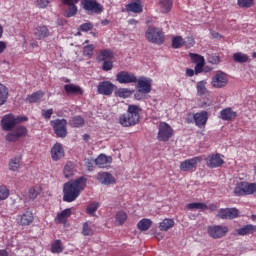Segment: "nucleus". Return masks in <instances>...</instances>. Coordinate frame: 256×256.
Listing matches in <instances>:
<instances>
[{
    "mask_svg": "<svg viewBox=\"0 0 256 256\" xmlns=\"http://www.w3.org/2000/svg\"><path fill=\"white\" fill-rule=\"evenodd\" d=\"M85 187H87V178H85V176L65 183L63 187V201L73 203V201L81 195V191H83Z\"/></svg>",
    "mask_w": 256,
    "mask_h": 256,
    "instance_id": "1",
    "label": "nucleus"
},
{
    "mask_svg": "<svg viewBox=\"0 0 256 256\" xmlns=\"http://www.w3.org/2000/svg\"><path fill=\"white\" fill-rule=\"evenodd\" d=\"M141 107L138 105H128L127 113L119 117V123L122 127H133L141 119Z\"/></svg>",
    "mask_w": 256,
    "mask_h": 256,
    "instance_id": "2",
    "label": "nucleus"
},
{
    "mask_svg": "<svg viewBox=\"0 0 256 256\" xmlns=\"http://www.w3.org/2000/svg\"><path fill=\"white\" fill-rule=\"evenodd\" d=\"M145 39H147L149 43H154L155 45H163V31H161L159 28L148 27L145 32Z\"/></svg>",
    "mask_w": 256,
    "mask_h": 256,
    "instance_id": "3",
    "label": "nucleus"
},
{
    "mask_svg": "<svg viewBox=\"0 0 256 256\" xmlns=\"http://www.w3.org/2000/svg\"><path fill=\"white\" fill-rule=\"evenodd\" d=\"M173 127L171 125L167 124V122H160L158 125V135L157 139L158 141H162L163 143H167L171 137H173Z\"/></svg>",
    "mask_w": 256,
    "mask_h": 256,
    "instance_id": "4",
    "label": "nucleus"
},
{
    "mask_svg": "<svg viewBox=\"0 0 256 256\" xmlns=\"http://www.w3.org/2000/svg\"><path fill=\"white\" fill-rule=\"evenodd\" d=\"M27 133H29L27 127L23 125H16V127L6 135V141H9V143H15L16 141H19V139L27 137Z\"/></svg>",
    "mask_w": 256,
    "mask_h": 256,
    "instance_id": "5",
    "label": "nucleus"
},
{
    "mask_svg": "<svg viewBox=\"0 0 256 256\" xmlns=\"http://www.w3.org/2000/svg\"><path fill=\"white\" fill-rule=\"evenodd\" d=\"M207 233L212 239H222L229 233V227L223 225L208 226Z\"/></svg>",
    "mask_w": 256,
    "mask_h": 256,
    "instance_id": "6",
    "label": "nucleus"
},
{
    "mask_svg": "<svg viewBox=\"0 0 256 256\" xmlns=\"http://www.w3.org/2000/svg\"><path fill=\"white\" fill-rule=\"evenodd\" d=\"M82 7L84 11H87L88 13H94L95 15H100V13H103L104 8L101 3H99L97 0H82Z\"/></svg>",
    "mask_w": 256,
    "mask_h": 256,
    "instance_id": "7",
    "label": "nucleus"
},
{
    "mask_svg": "<svg viewBox=\"0 0 256 256\" xmlns=\"http://www.w3.org/2000/svg\"><path fill=\"white\" fill-rule=\"evenodd\" d=\"M50 123L57 137H60L61 139H64V137H67V120L66 119H56V120H52Z\"/></svg>",
    "mask_w": 256,
    "mask_h": 256,
    "instance_id": "8",
    "label": "nucleus"
},
{
    "mask_svg": "<svg viewBox=\"0 0 256 256\" xmlns=\"http://www.w3.org/2000/svg\"><path fill=\"white\" fill-rule=\"evenodd\" d=\"M33 221H35V217L29 208H27L22 214H18L16 217V223L17 225H21V227H29Z\"/></svg>",
    "mask_w": 256,
    "mask_h": 256,
    "instance_id": "9",
    "label": "nucleus"
},
{
    "mask_svg": "<svg viewBox=\"0 0 256 256\" xmlns=\"http://www.w3.org/2000/svg\"><path fill=\"white\" fill-rule=\"evenodd\" d=\"M227 83H229V79L225 72L218 71L212 77V86H214L215 89H223V87H227Z\"/></svg>",
    "mask_w": 256,
    "mask_h": 256,
    "instance_id": "10",
    "label": "nucleus"
},
{
    "mask_svg": "<svg viewBox=\"0 0 256 256\" xmlns=\"http://www.w3.org/2000/svg\"><path fill=\"white\" fill-rule=\"evenodd\" d=\"M137 87H138V93H143L144 95H147V93H151V85L153 83V80L151 78L147 77H140L137 79Z\"/></svg>",
    "mask_w": 256,
    "mask_h": 256,
    "instance_id": "11",
    "label": "nucleus"
},
{
    "mask_svg": "<svg viewBox=\"0 0 256 256\" xmlns=\"http://www.w3.org/2000/svg\"><path fill=\"white\" fill-rule=\"evenodd\" d=\"M116 81L121 84L137 83V76L131 72L121 71L116 75Z\"/></svg>",
    "mask_w": 256,
    "mask_h": 256,
    "instance_id": "12",
    "label": "nucleus"
},
{
    "mask_svg": "<svg viewBox=\"0 0 256 256\" xmlns=\"http://www.w3.org/2000/svg\"><path fill=\"white\" fill-rule=\"evenodd\" d=\"M205 161H206V165H207V167H209V169H217V167H221V165H223V163H225L223 158H221V154H219V153L207 156Z\"/></svg>",
    "mask_w": 256,
    "mask_h": 256,
    "instance_id": "13",
    "label": "nucleus"
},
{
    "mask_svg": "<svg viewBox=\"0 0 256 256\" xmlns=\"http://www.w3.org/2000/svg\"><path fill=\"white\" fill-rule=\"evenodd\" d=\"M115 89V85L111 83V81H102L99 82L97 86V92L99 95H113V91Z\"/></svg>",
    "mask_w": 256,
    "mask_h": 256,
    "instance_id": "14",
    "label": "nucleus"
},
{
    "mask_svg": "<svg viewBox=\"0 0 256 256\" xmlns=\"http://www.w3.org/2000/svg\"><path fill=\"white\" fill-rule=\"evenodd\" d=\"M217 217L220 219H236V217H239V210L237 208H223L218 211Z\"/></svg>",
    "mask_w": 256,
    "mask_h": 256,
    "instance_id": "15",
    "label": "nucleus"
},
{
    "mask_svg": "<svg viewBox=\"0 0 256 256\" xmlns=\"http://www.w3.org/2000/svg\"><path fill=\"white\" fill-rule=\"evenodd\" d=\"M201 163L200 157H194L192 159H187L180 164V169L184 172L193 171V169H197V164Z\"/></svg>",
    "mask_w": 256,
    "mask_h": 256,
    "instance_id": "16",
    "label": "nucleus"
},
{
    "mask_svg": "<svg viewBox=\"0 0 256 256\" xmlns=\"http://www.w3.org/2000/svg\"><path fill=\"white\" fill-rule=\"evenodd\" d=\"M17 127L15 116L12 114L5 115L2 119V129L4 131H13Z\"/></svg>",
    "mask_w": 256,
    "mask_h": 256,
    "instance_id": "17",
    "label": "nucleus"
},
{
    "mask_svg": "<svg viewBox=\"0 0 256 256\" xmlns=\"http://www.w3.org/2000/svg\"><path fill=\"white\" fill-rule=\"evenodd\" d=\"M33 35L38 41H41L42 39H45L49 36H51V32L49 31V28L45 25H38L33 30Z\"/></svg>",
    "mask_w": 256,
    "mask_h": 256,
    "instance_id": "18",
    "label": "nucleus"
},
{
    "mask_svg": "<svg viewBox=\"0 0 256 256\" xmlns=\"http://www.w3.org/2000/svg\"><path fill=\"white\" fill-rule=\"evenodd\" d=\"M97 180L102 185H113L117 182V180L115 179L113 174H111L109 172H100V173H98Z\"/></svg>",
    "mask_w": 256,
    "mask_h": 256,
    "instance_id": "19",
    "label": "nucleus"
},
{
    "mask_svg": "<svg viewBox=\"0 0 256 256\" xmlns=\"http://www.w3.org/2000/svg\"><path fill=\"white\" fill-rule=\"evenodd\" d=\"M51 157L53 161H59V159H63L65 157V151L63 150V146L61 144L56 143L51 149Z\"/></svg>",
    "mask_w": 256,
    "mask_h": 256,
    "instance_id": "20",
    "label": "nucleus"
},
{
    "mask_svg": "<svg viewBox=\"0 0 256 256\" xmlns=\"http://www.w3.org/2000/svg\"><path fill=\"white\" fill-rule=\"evenodd\" d=\"M193 119L197 127H205L209 117H208L207 111H202L194 114Z\"/></svg>",
    "mask_w": 256,
    "mask_h": 256,
    "instance_id": "21",
    "label": "nucleus"
},
{
    "mask_svg": "<svg viewBox=\"0 0 256 256\" xmlns=\"http://www.w3.org/2000/svg\"><path fill=\"white\" fill-rule=\"evenodd\" d=\"M113 162V158L111 156H107L105 154H100L95 159V165L99 167L100 169H105L106 166L110 165V163Z\"/></svg>",
    "mask_w": 256,
    "mask_h": 256,
    "instance_id": "22",
    "label": "nucleus"
},
{
    "mask_svg": "<svg viewBox=\"0 0 256 256\" xmlns=\"http://www.w3.org/2000/svg\"><path fill=\"white\" fill-rule=\"evenodd\" d=\"M237 117V112L233 111L231 108H225L220 112V119L222 121H233Z\"/></svg>",
    "mask_w": 256,
    "mask_h": 256,
    "instance_id": "23",
    "label": "nucleus"
},
{
    "mask_svg": "<svg viewBox=\"0 0 256 256\" xmlns=\"http://www.w3.org/2000/svg\"><path fill=\"white\" fill-rule=\"evenodd\" d=\"M64 91L67 95H83V89H81V86H77L75 84L64 85Z\"/></svg>",
    "mask_w": 256,
    "mask_h": 256,
    "instance_id": "24",
    "label": "nucleus"
},
{
    "mask_svg": "<svg viewBox=\"0 0 256 256\" xmlns=\"http://www.w3.org/2000/svg\"><path fill=\"white\" fill-rule=\"evenodd\" d=\"M235 197H243V195H247V182L238 183L233 191Z\"/></svg>",
    "mask_w": 256,
    "mask_h": 256,
    "instance_id": "25",
    "label": "nucleus"
},
{
    "mask_svg": "<svg viewBox=\"0 0 256 256\" xmlns=\"http://www.w3.org/2000/svg\"><path fill=\"white\" fill-rule=\"evenodd\" d=\"M126 11L128 13H143V6L141 2H131L126 5Z\"/></svg>",
    "mask_w": 256,
    "mask_h": 256,
    "instance_id": "26",
    "label": "nucleus"
},
{
    "mask_svg": "<svg viewBox=\"0 0 256 256\" xmlns=\"http://www.w3.org/2000/svg\"><path fill=\"white\" fill-rule=\"evenodd\" d=\"M70 127L79 128L85 125V119L81 117V115H76L69 120Z\"/></svg>",
    "mask_w": 256,
    "mask_h": 256,
    "instance_id": "27",
    "label": "nucleus"
},
{
    "mask_svg": "<svg viewBox=\"0 0 256 256\" xmlns=\"http://www.w3.org/2000/svg\"><path fill=\"white\" fill-rule=\"evenodd\" d=\"M255 231H256V227L253 226L252 224H248L238 229L237 234L240 236L252 235V233Z\"/></svg>",
    "mask_w": 256,
    "mask_h": 256,
    "instance_id": "28",
    "label": "nucleus"
},
{
    "mask_svg": "<svg viewBox=\"0 0 256 256\" xmlns=\"http://www.w3.org/2000/svg\"><path fill=\"white\" fill-rule=\"evenodd\" d=\"M63 173L66 179H71V177H73V175H75L76 173L75 164H73L72 162H67V164L64 167Z\"/></svg>",
    "mask_w": 256,
    "mask_h": 256,
    "instance_id": "29",
    "label": "nucleus"
},
{
    "mask_svg": "<svg viewBox=\"0 0 256 256\" xmlns=\"http://www.w3.org/2000/svg\"><path fill=\"white\" fill-rule=\"evenodd\" d=\"M45 93L43 91L34 92L32 95H28L26 101L28 103H39L43 99Z\"/></svg>",
    "mask_w": 256,
    "mask_h": 256,
    "instance_id": "30",
    "label": "nucleus"
},
{
    "mask_svg": "<svg viewBox=\"0 0 256 256\" xmlns=\"http://www.w3.org/2000/svg\"><path fill=\"white\" fill-rule=\"evenodd\" d=\"M151 225H153V221H151V219L143 218L138 222L137 227L139 231H149V229H151Z\"/></svg>",
    "mask_w": 256,
    "mask_h": 256,
    "instance_id": "31",
    "label": "nucleus"
},
{
    "mask_svg": "<svg viewBox=\"0 0 256 256\" xmlns=\"http://www.w3.org/2000/svg\"><path fill=\"white\" fill-rule=\"evenodd\" d=\"M69 217H71V209L67 208L57 215L55 221L56 223H65Z\"/></svg>",
    "mask_w": 256,
    "mask_h": 256,
    "instance_id": "32",
    "label": "nucleus"
},
{
    "mask_svg": "<svg viewBox=\"0 0 256 256\" xmlns=\"http://www.w3.org/2000/svg\"><path fill=\"white\" fill-rule=\"evenodd\" d=\"M93 233V225L89 222H84L82 224L81 234L84 235V237H91L93 236Z\"/></svg>",
    "mask_w": 256,
    "mask_h": 256,
    "instance_id": "33",
    "label": "nucleus"
},
{
    "mask_svg": "<svg viewBox=\"0 0 256 256\" xmlns=\"http://www.w3.org/2000/svg\"><path fill=\"white\" fill-rule=\"evenodd\" d=\"M205 85H207V81L205 80L199 81L196 84L197 93L200 97H203L208 93L207 87Z\"/></svg>",
    "mask_w": 256,
    "mask_h": 256,
    "instance_id": "34",
    "label": "nucleus"
},
{
    "mask_svg": "<svg viewBox=\"0 0 256 256\" xmlns=\"http://www.w3.org/2000/svg\"><path fill=\"white\" fill-rule=\"evenodd\" d=\"M175 225V221L173 219H164L159 224L160 231H169Z\"/></svg>",
    "mask_w": 256,
    "mask_h": 256,
    "instance_id": "35",
    "label": "nucleus"
},
{
    "mask_svg": "<svg viewBox=\"0 0 256 256\" xmlns=\"http://www.w3.org/2000/svg\"><path fill=\"white\" fill-rule=\"evenodd\" d=\"M9 95V90L3 84H0V107L1 105H5L7 102V97Z\"/></svg>",
    "mask_w": 256,
    "mask_h": 256,
    "instance_id": "36",
    "label": "nucleus"
},
{
    "mask_svg": "<svg viewBox=\"0 0 256 256\" xmlns=\"http://www.w3.org/2000/svg\"><path fill=\"white\" fill-rule=\"evenodd\" d=\"M113 57H114L113 51L107 50V49L100 51L98 55V59L100 61H109L113 59Z\"/></svg>",
    "mask_w": 256,
    "mask_h": 256,
    "instance_id": "37",
    "label": "nucleus"
},
{
    "mask_svg": "<svg viewBox=\"0 0 256 256\" xmlns=\"http://www.w3.org/2000/svg\"><path fill=\"white\" fill-rule=\"evenodd\" d=\"M187 208L190 209L191 211H193L195 209H199L200 211H207V209H209L207 204L202 203V202L190 203L187 205Z\"/></svg>",
    "mask_w": 256,
    "mask_h": 256,
    "instance_id": "38",
    "label": "nucleus"
},
{
    "mask_svg": "<svg viewBox=\"0 0 256 256\" xmlns=\"http://www.w3.org/2000/svg\"><path fill=\"white\" fill-rule=\"evenodd\" d=\"M115 95L121 99H128V97L133 95V92H131L128 88H119L116 90Z\"/></svg>",
    "mask_w": 256,
    "mask_h": 256,
    "instance_id": "39",
    "label": "nucleus"
},
{
    "mask_svg": "<svg viewBox=\"0 0 256 256\" xmlns=\"http://www.w3.org/2000/svg\"><path fill=\"white\" fill-rule=\"evenodd\" d=\"M159 4L164 13H169L173 7V0H159Z\"/></svg>",
    "mask_w": 256,
    "mask_h": 256,
    "instance_id": "40",
    "label": "nucleus"
},
{
    "mask_svg": "<svg viewBox=\"0 0 256 256\" xmlns=\"http://www.w3.org/2000/svg\"><path fill=\"white\" fill-rule=\"evenodd\" d=\"M233 59L236 63H247L249 61V55L238 52L233 55Z\"/></svg>",
    "mask_w": 256,
    "mask_h": 256,
    "instance_id": "41",
    "label": "nucleus"
},
{
    "mask_svg": "<svg viewBox=\"0 0 256 256\" xmlns=\"http://www.w3.org/2000/svg\"><path fill=\"white\" fill-rule=\"evenodd\" d=\"M21 167V157L12 158L9 162L10 171H17Z\"/></svg>",
    "mask_w": 256,
    "mask_h": 256,
    "instance_id": "42",
    "label": "nucleus"
},
{
    "mask_svg": "<svg viewBox=\"0 0 256 256\" xmlns=\"http://www.w3.org/2000/svg\"><path fill=\"white\" fill-rule=\"evenodd\" d=\"M185 45V40H183V37L176 36L172 39V47L173 49H181Z\"/></svg>",
    "mask_w": 256,
    "mask_h": 256,
    "instance_id": "43",
    "label": "nucleus"
},
{
    "mask_svg": "<svg viewBox=\"0 0 256 256\" xmlns=\"http://www.w3.org/2000/svg\"><path fill=\"white\" fill-rule=\"evenodd\" d=\"M52 253H63V243L61 240H55L51 245Z\"/></svg>",
    "mask_w": 256,
    "mask_h": 256,
    "instance_id": "44",
    "label": "nucleus"
},
{
    "mask_svg": "<svg viewBox=\"0 0 256 256\" xmlns=\"http://www.w3.org/2000/svg\"><path fill=\"white\" fill-rule=\"evenodd\" d=\"M189 57L196 65H201V63L205 64V58L199 54L190 53Z\"/></svg>",
    "mask_w": 256,
    "mask_h": 256,
    "instance_id": "45",
    "label": "nucleus"
},
{
    "mask_svg": "<svg viewBox=\"0 0 256 256\" xmlns=\"http://www.w3.org/2000/svg\"><path fill=\"white\" fill-rule=\"evenodd\" d=\"M93 51H95V45L93 44L87 45L83 49V56L89 57V59H91V57H93Z\"/></svg>",
    "mask_w": 256,
    "mask_h": 256,
    "instance_id": "46",
    "label": "nucleus"
},
{
    "mask_svg": "<svg viewBox=\"0 0 256 256\" xmlns=\"http://www.w3.org/2000/svg\"><path fill=\"white\" fill-rule=\"evenodd\" d=\"M116 221L119 225H123L127 221V213L123 211L117 212Z\"/></svg>",
    "mask_w": 256,
    "mask_h": 256,
    "instance_id": "47",
    "label": "nucleus"
},
{
    "mask_svg": "<svg viewBox=\"0 0 256 256\" xmlns=\"http://www.w3.org/2000/svg\"><path fill=\"white\" fill-rule=\"evenodd\" d=\"M99 209V202H92L86 209L88 215H95V212Z\"/></svg>",
    "mask_w": 256,
    "mask_h": 256,
    "instance_id": "48",
    "label": "nucleus"
},
{
    "mask_svg": "<svg viewBox=\"0 0 256 256\" xmlns=\"http://www.w3.org/2000/svg\"><path fill=\"white\" fill-rule=\"evenodd\" d=\"M246 195H256V183L246 182Z\"/></svg>",
    "mask_w": 256,
    "mask_h": 256,
    "instance_id": "49",
    "label": "nucleus"
},
{
    "mask_svg": "<svg viewBox=\"0 0 256 256\" xmlns=\"http://www.w3.org/2000/svg\"><path fill=\"white\" fill-rule=\"evenodd\" d=\"M67 17H75L77 15V5L68 4Z\"/></svg>",
    "mask_w": 256,
    "mask_h": 256,
    "instance_id": "50",
    "label": "nucleus"
},
{
    "mask_svg": "<svg viewBox=\"0 0 256 256\" xmlns=\"http://www.w3.org/2000/svg\"><path fill=\"white\" fill-rule=\"evenodd\" d=\"M9 197V189L6 186H0V201H5Z\"/></svg>",
    "mask_w": 256,
    "mask_h": 256,
    "instance_id": "51",
    "label": "nucleus"
},
{
    "mask_svg": "<svg viewBox=\"0 0 256 256\" xmlns=\"http://www.w3.org/2000/svg\"><path fill=\"white\" fill-rule=\"evenodd\" d=\"M93 29V23L88 22L84 23L79 26V31H82L83 33H87V31H91Z\"/></svg>",
    "mask_w": 256,
    "mask_h": 256,
    "instance_id": "52",
    "label": "nucleus"
},
{
    "mask_svg": "<svg viewBox=\"0 0 256 256\" xmlns=\"http://www.w3.org/2000/svg\"><path fill=\"white\" fill-rule=\"evenodd\" d=\"M39 195V191H37L35 188H30L28 191V198L30 201H35Z\"/></svg>",
    "mask_w": 256,
    "mask_h": 256,
    "instance_id": "53",
    "label": "nucleus"
},
{
    "mask_svg": "<svg viewBox=\"0 0 256 256\" xmlns=\"http://www.w3.org/2000/svg\"><path fill=\"white\" fill-rule=\"evenodd\" d=\"M102 69L104 71H111L113 69V61H111V60H103Z\"/></svg>",
    "mask_w": 256,
    "mask_h": 256,
    "instance_id": "54",
    "label": "nucleus"
},
{
    "mask_svg": "<svg viewBox=\"0 0 256 256\" xmlns=\"http://www.w3.org/2000/svg\"><path fill=\"white\" fill-rule=\"evenodd\" d=\"M239 7L249 8L253 5V0H238Z\"/></svg>",
    "mask_w": 256,
    "mask_h": 256,
    "instance_id": "55",
    "label": "nucleus"
},
{
    "mask_svg": "<svg viewBox=\"0 0 256 256\" xmlns=\"http://www.w3.org/2000/svg\"><path fill=\"white\" fill-rule=\"evenodd\" d=\"M36 5L39 9H45L49 5V0H37Z\"/></svg>",
    "mask_w": 256,
    "mask_h": 256,
    "instance_id": "56",
    "label": "nucleus"
},
{
    "mask_svg": "<svg viewBox=\"0 0 256 256\" xmlns=\"http://www.w3.org/2000/svg\"><path fill=\"white\" fill-rule=\"evenodd\" d=\"M41 114L44 119H51V115H53V109L42 110Z\"/></svg>",
    "mask_w": 256,
    "mask_h": 256,
    "instance_id": "57",
    "label": "nucleus"
},
{
    "mask_svg": "<svg viewBox=\"0 0 256 256\" xmlns=\"http://www.w3.org/2000/svg\"><path fill=\"white\" fill-rule=\"evenodd\" d=\"M203 67H205V64L201 63V64H196L194 71H195V75H199V73H203Z\"/></svg>",
    "mask_w": 256,
    "mask_h": 256,
    "instance_id": "58",
    "label": "nucleus"
},
{
    "mask_svg": "<svg viewBox=\"0 0 256 256\" xmlns=\"http://www.w3.org/2000/svg\"><path fill=\"white\" fill-rule=\"evenodd\" d=\"M208 61L209 63H212V65H217L219 64L220 59H219V56H210L208 58Z\"/></svg>",
    "mask_w": 256,
    "mask_h": 256,
    "instance_id": "59",
    "label": "nucleus"
},
{
    "mask_svg": "<svg viewBox=\"0 0 256 256\" xmlns=\"http://www.w3.org/2000/svg\"><path fill=\"white\" fill-rule=\"evenodd\" d=\"M93 165H95V159L86 160V167H88L89 171H93Z\"/></svg>",
    "mask_w": 256,
    "mask_h": 256,
    "instance_id": "60",
    "label": "nucleus"
},
{
    "mask_svg": "<svg viewBox=\"0 0 256 256\" xmlns=\"http://www.w3.org/2000/svg\"><path fill=\"white\" fill-rule=\"evenodd\" d=\"M16 125H19V123H24V121H29V118L26 116H18L15 117Z\"/></svg>",
    "mask_w": 256,
    "mask_h": 256,
    "instance_id": "61",
    "label": "nucleus"
},
{
    "mask_svg": "<svg viewBox=\"0 0 256 256\" xmlns=\"http://www.w3.org/2000/svg\"><path fill=\"white\" fill-rule=\"evenodd\" d=\"M63 5H77L79 0H62Z\"/></svg>",
    "mask_w": 256,
    "mask_h": 256,
    "instance_id": "62",
    "label": "nucleus"
},
{
    "mask_svg": "<svg viewBox=\"0 0 256 256\" xmlns=\"http://www.w3.org/2000/svg\"><path fill=\"white\" fill-rule=\"evenodd\" d=\"M5 49H7V43L0 41V55L5 52Z\"/></svg>",
    "mask_w": 256,
    "mask_h": 256,
    "instance_id": "63",
    "label": "nucleus"
},
{
    "mask_svg": "<svg viewBox=\"0 0 256 256\" xmlns=\"http://www.w3.org/2000/svg\"><path fill=\"white\" fill-rule=\"evenodd\" d=\"M186 75H187V77H193V75H195V70L187 68Z\"/></svg>",
    "mask_w": 256,
    "mask_h": 256,
    "instance_id": "64",
    "label": "nucleus"
}]
</instances>
